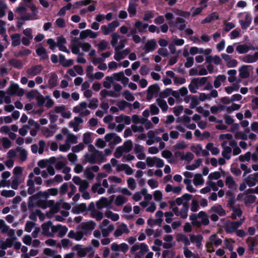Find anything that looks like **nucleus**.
<instances>
[{
    "mask_svg": "<svg viewBox=\"0 0 258 258\" xmlns=\"http://www.w3.org/2000/svg\"><path fill=\"white\" fill-rule=\"evenodd\" d=\"M7 93L11 96L17 95L21 97L24 94V90L22 88H20L18 84H13L8 88Z\"/></svg>",
    "mask_w": 258,
    "mask_h": 258,
    "instance_id": "1",
    "label": "nucleus"
},
{
    "mask_svg": "<svg viewBox=\"0 0 258 258\" xmlns=\"http://www.w3.org/2000/svg\"><path fill=\"white\" fill-rule=\"evenodd\" d=\"M241 225L240 222H227L224 226L225 231L227 233H232L235 232Z\"/></svg>",
    "mask_w": 258,
    "mask_h": 258,
    "instance_id": "2",
    "label": "nucleus"
},
{
    "mask_svg": "<svg viewBox=\"0 0 258 258\" xmlns=\"http://www.w3.org/2000/svg\"><path fill=\"white\" fill-rule=\"evenodd\" d=\"M96 225V223L92 220L89 221L87 222H82L80 224L82 231L83 232H86L87 234L91 232L95 228Z\"/></svg>",
    "mask_w": 258,
    "mask_h": 258,
    "instance_id": "3",
    "label": "nucleus"
},
{
    "mask_svg": "<svg viewBox=\"0 0 258 258\" xmlns=\"http://www.w3.org/2000/svg\"><path fill=\"white\" fill-rule=\"evenodd\" d=\"M157 43L155 39L149 40L146 43L144 46V53L146 54L151 51H153L157 47Z\"/></svg>",
    "mask_w": 258,
    "mask_h": 258,
    "instance_id": "4",
    "label": "nucleus"
},
{
    "mask_svg": "<svg viewBox=\"0 0 258 258\" xmlns=\"http://www.w3.org/2000/svg\"><path fill=\"white\" fill-rule=\"evenodd\" d=\"M43 69V67L41 64H38L29 68L27 70L26 72L29 76L33 77L39 74L42 71Z\"/></svg>",
    "mask_w": 258,
    "mask_h": 258,
    "instance_id": "5",
    "label": "nucleus"
},
{
    "mask_svg": "<svg viewBox=\"0 0 258 258\" xmlns=\"http://www.w3.org/2000/svg\"><path fill=\"white\" fill-rule=\"evenodd\" d=\"M130 230L127 228V225L122 223L117 226V229L114 231V235L115 237H119L122 235L123 233H128Z\"/></svg>",
    "mask_w": 258,
    "mask_h": 258,
    "instance_id": "6",
    "label": "nucleus"
},
{
    "mask_svg": "<svg viewBox=\"0 0 258 258\" xmlns=\"http://www.w3.org/2000/svg\"><path fill=\"white\" fill-rule=\"evenodd\" d=\"M252 19L250 13H247L245 17V20H239V23L241 25V27L242 29H246L249 27L251 23Z\"/></svg>",
    "mask_w": 258,
    "mask_h": 258,
    "instance_id": "7",
    "label": "nucleus"
},
{
    "mask_svg": "<svg viewBox=\"0 0 258 258\" xmlns=\"http://www.w3.org/2000/svg\"><path fill=\"white\" fill-rule=\"evenodd\" d=\"M251 65H242L239 69V75L242 79H246L249 77L250 74L248 68H251Z\"/></svg>",
    "mask_w": 258,
    "mask_h": 258,
    "instance_id": "8",
    "label": "nucleus"
},
{
    "mask_svg": "<svg viewBox=\"0 0 258 258\" xmlns=\"http://www.w3.org/2000/svg\"><path fill=\"white\" fill-rule=\"evenodd\" d=\"M52 226V222L48 221L46 222L43 223L41 225L42 229V234L44 235L52 237L53 234L49 232V229Z\"/></svg>",
    "mask_w": 258,
    "mask_h": 258,
    "instance_id": "9",
    "label": "nucleus"
},
{
    "mask_svg": "<svg viewBox=\"0 0 258 258\" xmlns=\"http://www.w3.org/2000/svg\"><path fill=\"white\" fill-rule=\"evenodd\" d=\"M91 247L82 248V246L79 244H77L75 246V249L77 251V254L80 257H85L87 252L91 249Z\"/></svg>",
    "mask_w": 258,
    "mask_h": 258,
    "instance_id": "10",
    "label": "nucleus"
},
{
    "mask_svg": "<svg viewBox=\"0 0 258 258\" xmlns=\"http://www.w3.org/2000/svg\"><path fill=\"white\" fill-rule=\"evenodd\" d=\"M258 60V52H256L253 55L247 54L244 56L242 60L246 63H253Z\"/></svg>",
    "mask_w": 258,
    "mask_h": 258,
    "instance_id": "11",
    "label": "nucleus"
},
{
    "mask_svg": "<svg viewBox=\"0 0 258 258\" xmlns=\"http://www.w3.org/2000/svg\"><path fill=\"white\" fill-rule=\"evenodd\" d=\"M210 210L220 216H224L226 214L225 210L220 205H215L211 207Z\"/></svg>",
    "mask_w": 258,
    "mask_h": 258,
    "instance_id": "12",
    "label": "nucleus"
},
{
    "mask_svg": "<svg viewBox=\"0 0 258 258\" xmlns=\"http://www.w3.org/2000/svg\"><path fill=\"white\" fill-rule=\"evenodd\" d=\"M210 77H202L201 78H195L192 79V83L194 84V85L197 88H198V86H203L208 81V78Z\"/></svg>",
    "mask_w": 258,
    "mask_h": 258,
    "instance_id": "13",
    "label": "nucleus"
},
{
    "mask_svg": "<svg viewBox=\"0 0 258 258\" xmlns=\"http://www.w3.org/2000/svg\"><path fill=\"white\" fill-rule=\"evenodd\" d=\"M110 206L107 198L102 197L96 202L97 208L99 210L102 209L103 207L108 208Z\"/></svg>",
    "mask_w": 258,
    "mask_h": 258,
    "instance_id": "14",
    "label": "nucleus"
},
{
    "mask_svg": "<svg viewBox=\"0 0 258 258\" xmlns=\"http://www.w3.org/2000/svg\"><path fill=\"white\" fill-rule=\"evenodd\" d=\"M40 45L41 46L36 49V54L40 56L43 60L48 59V55L47 54L46 49L42 46L41 44H40Z\"/></svg>",
    "mask_w": 258,
    "mask_h": 258,
    "instance_id": "15",
    "label": "nucleus"
},
{
    "mask_svg": "<svg viewBox=\"0 0 258 258\" xmlns=\"http://www.w3.org/2000/svg\"><path fill=\"white\" fill-rule=\"evenodd\" d=\"M138 6L137 4L136 3H133L132 0H131L129 2L128 7L127 9V11L129 13L130 17H134L137 13V7Z\"/></svg>",
    "mask_w": 258,
    "mask_h": 258,
    "instance_id": "16",
    "label": "nucleus"
},
{
    "mask_svg": "<svg viewBox=\"0 0 258 258\" xmlns=\"http://www.w3.org/2000/svg\"><path fill=\"white\" fill-rule=\"evenodd\" d=\"M84 157L86 159L85 161H83V163L85 164L87 162H89L91 164H95L96 163V157L97 155L95 153H92L91 154L87 153Z\"/></svg>",
    "mask_w": 258,
    "mask_h": 258,
    "instance_id": "17",
    "label": "nucleus"
},
{
    "mask_svg": "<svg viewBox=\"0 0 258 258\" xmlns=\"http://www.w3.org/2000/svg\"><path fill=\"white\" fill-rule=\"evenodd\" d=\"M11 39L12 40V45L14 47L19 46L21 43V34L18 33H15L11 35Z\"/></svg>",
    "mask_w": 258,
    "mask_h": 258,
    "instance_id": "18",
    "label": "nucleus"
},
{
    "mask_svg": "<svg viewBox=\"0 0 258 258\" xmlns=\"http://www.w3.org/2000/svg\"><path fill=\"white\" fill-rule=\"evenodd\" d=\"M219 19V16L216 13H213L209 15L207 17L202 21V24H206L210 23L214 20H218Z\"/></svg>",
    "mask_w": 258,
    "mask_h": 258,
    "instance_id": "19",
    "label": "nucleus"
},
{
    "mask_svg": "<svg viewBox=\"0 0 258 258\" xmlns=\"http://www.w3.org/2000/svg\"><path fill=\"white\" fill-rule=\"evenodd\" d=\"M58 77L55 73H52L48 80V85L50 88L55 87L57 84Z\"/></svg>",
    "mask_w": 258,
    "mask_h": 258,
    "instance_id": "20",
    "label": "nucleus"
},
{
    "mask_svg": "<svg viewBox=\"0 0 258 258\" xmlns=\"http://www.w3.org/2000/svg\"><path fill=\"white\" fill-rule=\"evenodd\" d=\"M135 27L138 29L140 32H145L146 29L148 27L149 25L148 24H143L141 21H137L135 25Z\"/></svg>",
    "mask_w": 258,
    "mask_h": 258,
    "instance_id": "21",
    "label": "nucleus"
},
{
    "mask_svg": "<svg viewBox=\"0 0 258 258\" xmlns=\"http://www.w3.org/2000/svg\"><path fill=\"white\" fill-rule=\"evenodd\" d=\"M9 62L12 66L18 69H21L23 67L21 60L19 59L12 58L9 61Z\"/></svg>",
    "mask_w": 258,
    "mask_h": 258,
    "instance_id": "22",
    "label": "nucleus"
},
{
    "mask_svg": "<svg viewBox=\"0 0 258 258\" xmlns=\"http://www.w3.org/2000/svg\"><path fill=\"white\" fill-rule=\"evenodd\" d=\"M193 182L196 186L203 185L204 182V180L202 177V175L201 173L196 174L194 176Z\"/></svg>",
    "mask_w": 258,
    "mask_h": 258,
    "instance_id": "23",
    "label": "nucleus"
},
{
    "mask_svg": "<svg viewBox=\"0 0 258 258\" xmlns=\"http://www.w3.org/2000/svg\"><path fill=\"white\" fill-rule=\"evenodd\" d=\"M236 50L239 54H243L247 52L250 48L246 44H239L236 46Z\"/></svg>",
    "mask_w": 258,
    "mask_h": 258,
    "instance_id": "24",
    "label": "nucleus"
},
{
    "mask_svg": "<svg viewBox=\"0 0 258 258\" xmlns=\"http://www.w3.org/2000/svg\"><path fill=\"white\" fill-rule=\"evenodd\" d=\"M116 105L120 110L122 111L124 110L126 107H131L132 104L125 100H122L117 102Z\"/></svg>",
    "mask_w": 258,
    "mask_h": 258,
    "instance_id": "25",
    "label": "nucleus"
},
{
    "mask_svg": "<svg viewBox=\"0 0 258 258\" xmlns=\"http://www.w3.org/2000/svg\"><path fill=\"white\" fill-rule=\"evenodd\" d=\"M177 240L182 241L186 246L190 245V241L187 237L183 234H179L177 235Z\"/></svg>",
    "mask_w": 258,
    "mask_h": 258,
    "instance_id": "26",
    "label": "nucleus"
},
{
    "mask_svg": "<svg viewBox=\"0 0 258 258\" xmlns=\"http://www.w3.org/2000/svg\"><path fill=\"white\" fill-rule=\"evenodd\" d=\"M127 198L123 196L119 195L116 197L114 203L117 206H120L125 203Z\"/></svg>",
    "mask_w": 258,
    "mask_h": 258,
    "instance_id": "27",
    "label": "nucleus"
},
{
    "mask_svg": "<svg viewBox=\"0 0 258 258\" xmlns=\"http://www.w3.org/2000/svg\"><path fill=\"white\" fill-rule=\"evenodd\" d=\"M203 237L201 234H198L197 235H191L190 237V239L191 242H196L197 244V246L199 244H202L201 242L202 241Z\"/></svg>",
    "mask_w": 258,
    "mask_h": 258,
    "instance_id": "28",
    "label": "nucleus"
},
{
    "mask_svg": "<svg viewBox=\"0 0 258 258\" xmlns=\"http://www.w3.org/2000/svg\"><path fill=\"white\" fill-rule=\"evenodd\" d=\"M38 195V194H35L29 198L28 206L29 209L33 208L35 206L36 201L39 199L37 196Z\"/></svg>",
    "mask_w": 258,
    "mask_h": 258,
    "instance_id": "29",
    "label": "nucleus"
},
{
    "mask_svg": "<svg viewBox=\"0 0 258 258\" xmlns=\"http://www.w3.org/2000/svg\"><path fill=\"white\" fill-rule=\"evenodd\" d=\"M147 92H149L153 94H157L160 91V87L158 84H154L153 85H150L147 90Z\"/></svg>",
    "mask_w": 258,
    "mask_h": 258,
    "instance_id": "30",
    "label": "nucleus"
},
{
    "mask_svg": "<svg viewBox=\"0 0 258 258\" xmlns=\"http://www.w3.org/2000/svg\"><path fill=\"white\" fill-rule=\"evenodd\" d=\"M156 101L163 111H167L168 106L166 101L160 98H158L157 99Z\"/></svg>",
    "mask_w": 258,
    "mask_h": 258,
    "instance_id": "31",
    "label": "nucleus"
},
{
    "mask_svg": "<svg viewBox=\"0 0 258 258\" xmlns=\"http://www.w3.org/2000/svg\"><path fill=\"white\" fill-rule=\"evenodd\" d=\"M36 16L37 14L36 13H34L33 14L27 13L25 14L24 16H22L20 18V19H22L23 21L35 20L37 19L36 18Z\"/></svg>",
    "mask_w": 258,
    "mask_h": 258,
    "instance_id": "32",
    "label": "nucleus"
},
{
    "mask_svg": "<svg viewBox=\"0 0 258 258\" xmlns=\"http://www.w3.org/2000/svg\"><path fill=\"white\" fill-rule=\"evenodd\" d=\"M232 151L231 148L229 146L223 149V151L222 152V155L227 160H229L231 158V156L229 155Z\"/></svg>",
    "mask_w": 258,
    "mask_h": 258,
    "instance_id": "33",
    "label": "nucleus"
},
{
    "mask_svg": "<svg viewBox=\"0 0 258 258\" xmlns=\"http://www.w3.org/2000/svg\"><path fill=\"white\" fill-rule=\"evenodd\" d=\"M133 147V143L131 140H129L124 142L123 149L125 153L130 152Z\"/></svg>",
    "mask_w": 258,
    "mask_h": 258,
    "instance_id": "34",
    "label": "nucleus"
},
{
    "mask_svg": "<svg viewBox=\"0 0 258 258\" xmlns=\"http://www.w3.org/2000/svg\"><path fill=\"white\" fill-rule=\"evenodd\" d=\"M122 96L128 101H133L135 99V97L128 90L123 91Z\"/></svg>",
    "mask_w": 258,
    "mask_h": 258,
    "instance_id": "35",
    "label": "nucleus"
},
{
    "mask_svg": "<svg viewBox=\"0 0 258 258\" xmlns=\"http://www.w3.org/2000/svg\"><path fill=\"white\" fill-rule=\"evenodd\" d=\"M15 191L13 190H3L1 191V195L2 196L9 198L13 197L15 195Z\"/></svg>",
    "mask_w": 258,
    "mask_h": 258,
    "instance_id": "36",
    "label": "nucleus"
},
{
    "mask_svg": "<svg viewBox=\"0 0 258 258\" xmlns=\"http://www.w3.org/2000/svg\"><path fill=\"white\" fill-rule=\"evenodd\" d=\"M217 238V235L213 234L210 236V239L211 241L214 242L215 246L217 247L220 245L222 243V240L220 238Z\"/></svg>",
    "mask_w": 258,
    "mask_h": 258,
    "instance_id": "37",
    "label": "nucleus"
},
{
    "mask_svg": "<svg viewBox=\"0 0 258 258\" xmlns=\"http://www.w3.org/2000/svg\"><path fill=\"white\" fill-rule=\"evenodd\" d=\"M171 92H172L171 88H166L163 91L159 93V97L160 99L165 98L171 94Z\"/></svg>",
    "mask_w": 258,
    "mask_h": 258,
    "instance_id": "38",
    "label": "nucleus"
},
{
    "mask_svg": "<svg viewBox=\"0 0 258 258\" xmlns=\"http://www.w3.org/2000/svg\"><path fill=\"white\" fill-rule=\"evenodd\" d=\"M242 214V212L240 208H235L233 210V213L231 214V218L233 220H235L237 217H240Z\"/></svg>",
    "mask_w": 258,
    "mask_h": 258,
    "instance_id": "39",
    "label": "nucleus"
},
{
    "mask_svg": "<svg viewBox=\"0 0 258 258\" xmlns=\"http://www.w3.org/2000/svg\"><path fill=\"white\" fill-rule=\"evenodd\" d=\"M225 182L226 184L228 185L229 188H232L235 184V182L231 175L226 177Z\"/></svg>",
    "mask_w": 258,
    "mask_h": 258,
    "instance_id": "40",
    "label": "nucleus"
},
{
    "mask_svg": "<svg viewBox=\"0 0 258 258\" xmlns=\"http://www.w3.org/2000/svg\"><path fill=\"white\" fill-rule=\"evenodd\" d=\"M17 151H20V159L22 161H24L27 159V153L26 151L24 149H21V148H17Z\"/></svg>",
    "mask_w": 258,
    "mask_h": 258,
    "instance_id": "41",
    "label": "nucleus"
},
{
    "mask_svg": "<svg viewBox=\"0 0 258 258\" xmlns=\"http://www.w3.org/2000/svg\"><path fill=\"white\" fill-rule=\"evenodd\" d=\"M241 105L235 103H232L231 106L226 108V111L228 113H231L232 111L238 110L240 108Z\"/></svg>",
    "mask_w": 258,
    "mask_h": 258,
    "instance_id": "42",
    "label": "nucleus"
},
{
    "mask_svg": "<svg viewBox=\"0 0 258 258\" xmlns=\"http://www.w3.org/2000/svg\"><path fill=\"white\" fill-rule=\"evenodd\" d=\"M251 153L247 152L243 155L239 156V160L240 162L249 161L250 159Z\"/></svg>",
    "mask_w": 258,
    "mask_h": 258,
    "instance_id": "43",
    "label": "nucleus"
},
{
    "mask_svg": "<svg viewBox=\"0 0 258 258\" xmlns=\"http://www.w3.org/2000/svg\"><path fill=\"white\" fill-rule=\"evenodd\" d=\"M123 152H124V150L123 146H119L116 149L114 155L115 158H119L122 156Z\"/></svg>",
    "mask_w": 258,
    "mask_h": 258,
    "instance_id": "44",
    "label": "nucleus"
},
{
    "mask_svg": "<svg viewBox=\"0 0 258 258\" xmlns=\"http://www.w3.org/2000/svg\"><path fill=\"white\" fill-rule=\"evenodd\" d=\"M83 143L85 144H89L92 143V140L91 137V133H86L83 135Z\"/></svg>",
    "mask_w": 258,
    "mask_h": 258,
    "instance_id": "45",
    "label": "nucleus"
},
{
    "mask_svg": "<svg viewBox=\"0 0 258 258\" xmlns=\"http://www.w3.org/2000/svg\"><path fill=\"white\" fill-rule=\"evenodd\" d=\"M79 185V191L80 192H83L86 191V189L88 188L89 184V182L87 180H84Z\"/></svg>",
    "mask_w": 258,
    "mask_h": 258,
    "instance_id": "46",
    "label": "nucleus"
},
{
    "mask_svg": "<svg viewBox=\"0 0 258 258\" xmlns=\"http://www.w3.org/2000/svg\"><path fill=\"white\" fill-rule=\"evenodd\" d=\"M108 45V43L105 40H101L99 43L97 44L98 48L100 51L105 50Z\"/></svg>",
    "mask_w": 258,
    "mask_h": 258,
    "instance_id": "47",
    "label": "nucleus"
},
{
    "mask_svg": "<svg viewBox=\"0 0 258 258\" xmlns=\"http://www.w3.org/2000/svg\"><path fill=\"white\" fill-rule=\"evenodd\" d=\"M23 170L21 167L17 166L15 167L13 169V173L15 177H18L20 178V176L22 174Z\"/></svg>",
    "mask_w": 258,
    "mask_h": 258,
    "instance_id": "48",
    "label": "nucleus"
},
{
    "mask_svg": "<svg viewBox=\"0 0 258 258\" xmlns=\"http://www.w3.org/2000/svg\"><path fill=\"white\" fill-rule=\"evenodd\" d=\"M59 228V230H58V236L60 237H62L66 234L68 229L66 226H62L60 224Z\"/></svg>",
    "mask_w": 258,
    "mask_h": 258,
    "instance_id": "49",
    "label": "nucleus"
},
{
    "mask_svg": "<svg viewBox=\"0 0 258 258\" xmlns=\"http://www.w3.org/2000/svg\"><path fill=\"white\" fill-rule=\"evenodd\" d=\"M107 81H104L103 83V87L107 89H109L111 87V84L113 82V78L110 76L106 77Z\"/></svg>",
    "mask_w": 258,
    "mask_h": 258,
    "instance_id": "50",
    "label": "nucleus"
},
{
    "mask_svg": "<svg viewBox=\"0 0 258 258\" xmlns=\"http://www.w3.org/2000/svg\"><path fill=\"white\" fill-rule=\"evenodd\" d=\"M127 183L128 187L131 189H132V190L135 189V188H136V183L135 180L133 178L130 177L127 180Z\"/></svg>",
    "mask_w": 258,
    "mask_h": 258,
    "instance_id": "51",
    "label": "nucleus"
},
{
    "mask_svg": "<svg viewBox=\"0 0 258 258\" xmlns=\"http://www.w3.org/2000/svg\"><path fill=\"white\" fill-rule=\"evenodd\" d=\"M67 142L76 144L77 143V138L74 134L71 133L68 134L67 136Z\"/></svg>",
    "mask_w": 258,
    "mask_h": 258,
    "instance_id": "52",
    "label": "nucleus"
},
{
    "mask_svg": "<svg viewBox=\"0 0 258 258\" xmlns=\"http://www.w3.org/2000/svg\"><path fill=\"white\" fill-rule=\"evenodd\" d=\"M111 37L112 39L111 40V44L113 47H115V45L118 42V40L119 37V36L118 34L114 33L111 35Z\"/></svg>",
    "mask_w": 258,
    "mask_h": 258,
    "instance_id": "53",
    "label": "nucleus"
},
{
    "mask_svg": "<svg viewBox=\"0 0 258 258\" xmlns=\"http://www.w3.org/2000/svg\"><path fill=\"white\" fill-rule=\"evenodd\" d=\"M186 147L185 143L182 141L175 144L173 148L175 150H182L185 149Z\"/></svg>",
    "mask_w": 258,
    "mask_h": 258,
    "instance_id": "54",
    "label": "nucleus"
},
{
    "mask_svg": "<svg viewBox=\"0 0 258 258\" xmlns=\"http://www.w3.org/2000/svg\"><path fill=\"white\" fill-rule=\"evenodd\" d=\"M60 203L56 202L53 207L50 208L49 213L54 214L58 212L60 209Z\"/></svg>",
    "mask_w": 258,
    "mask_h": 258,
    "instance_id": "55",
    "label": "nucleus"
},
{
    "mask_svg": "<svg viewBox=\"0 0 258 258\" xmlns=\"http://www.w3.org/2000/svg\"><path fill=\"white\" fill-rule=\"evenodd\" d=\"M139 248H140L139 252L141 253V255H143L149 250L148 246L145 243H140Z\"/></svg>",
    "mask_w": 258,
    "mask_h": 258,
    "instance_id": "56",
    "label": "nucleus"
},
{
    "mask_svg": "<svg viewBox=\"0 0 258 258\" xmlns=\"http://www.w3.org/2000/svg\"><path fill=\"white\" fill-rule=\"evenodd\" d=\"M84 148V145L83 143H79L78 145L73 146L72 148V150L74 153H78Z\"/></svg>",
    "mask_w": 258,
    "mask_h": 258,
    "instance_id": "57",
    "label": "nucleus"
},
{
    "mask_svg": "<svg viewBox=\"0 0 258 258\" xmlns=\"http://www.w3.org/2000/svg\"><path fill=\"white\" fill-rule=\"evenodd\" d=\"M91 216L95 218L98 221H100L103 217V213L101 212L95 211L91 214Z\"/></svg>",
    "mask_w": 258,
    "mask_h": 258,
    "instance_id": "58",
    "label": "nucleus"
},
{
    "mask_svg": "<svg viewBox=\"0 0 258 258\" xmlns=\"http://www.w3.org/2000/svg\"><path fill=\"white\" fill-rule=\"evenodd\" d=\"M84 174L88 179L90 180H92L95 176L94 174L91 171L90 168H86L84 172Z\"/></svg>",
    "mask_w": 258,
    "mask_h": 258,
    "instance_id": "59",
    "label": "nucleus"
},
{
    "mask_svg": "<svg viewBox=\"0 0 258 258\" xmlns=\"http://www.w3.org/2000/svg\"><path fill=\"white\" fill-rule=\"evenodd\" d=\"M3 146L5 149H8L11 147L12 143L6 137H4L2 139Z\"/></svg>",
    "mask_w": 258,
    "mask_h": 258,
    "instance_id": "60",
    "label": "nucleus"
},
{
    "mask_svg": "<svg viewBox=\"0 0 258 258\" xmlns=\"http://www.w3.org/2000/svg\"><path fill=\"white\" fill-rule=\"evenodd\" d=\"M98 100L95 98H93L91 99L90 103L88 105V107L92 109H95L98 107Z\"/></svg>",
    "mask_w": 258,
    "mask_h": 258,
    "instance_id": "61",
    "label": "nucleus"
},
{
    "mask_svg": "<svg viewBox=\"0 0 258 258\" xmlns=\"http://www.w3.org/2000/svg\"><path fill=\"white\" fill-rule=\"evenodd\" d=\"M47 203L46 200H38L36 202V205L38 207L45 209L47 208Z\"/></svg>",
    "mask_w": 258,
    "mask_h": 258,
    "instance_id": "62",
    "label": "nucleus"
},
{
    "mask_svg": "<svg viewBox=\"0 0 258 258\" xmlns=\"http://www.w3.org/2000/svg\"><path fill=\"white\" fill-rule=\"evenodd\" d=\"M199 208V205L198 201L196 200H193L191 202L190 210L193 212H195L198 210Z\"/></svg>",
    "mask_w": 258,
    "mask_h": 258,
    "instance_id": "63",
    "label": "nucleus"
},
{
    "mask_svg": "<svg viewBox=\"0 0 258 258\" xmlns=\"http://www.w3.org/2000/svg\"><path fill=\"white\" fill-rule=\"evenodd\" d=\"M194 158V155L191 152H187L185 155L182 156V160L190 161Z\"/></svg>",
    "mask_w": 258,
    "mask_h": 258,
    "instance_id": "64",
    "label": "nucleus"
}]
</instances>
